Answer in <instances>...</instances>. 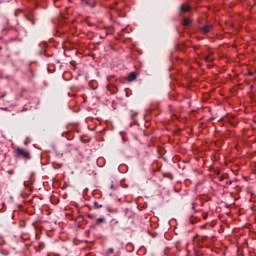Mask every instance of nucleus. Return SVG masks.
<instances>
[{"label": "nucleus", "mask_w": 256, "mask_h": 256, "mask_svg": "<svg viewBox=\"0 0 256 256\" xmlns=\"http://www.w3.org/2000/svg\"><path fill=\"white\" fill-rule=\"evenodd\" d=\"M15 157L16 159H25V161H29L31 159V154L25 149L17 147Z\"/></svg>", "instance_id": "obj_1"}, {"label": "nucleus", "mask_w": 256, "mask_h": 256, "mask_svg": "<svg viewBox=\"0 0 256 256\" xmlns=\"http://www.w3.org/2000/svg\"><path fill=\"white\" fill-rule=\"evenodd\" d=\"M83 3L86 7L93 9L97 5V0H84Z\"/></svg>", "instance_id": "obj_2"}, {"label": "nucleus", "mask_w": 256, "mask_h": 256, "mask_svg": "<svg viewBox=\"0 0 256 256\" xmlns=\"http://www.w3.org/2000/svg\"><path fill=\"white\" fill-rule=\"evenodd\" d=\"M189 11H191V6H189L187 4H182L180 6V15H181V13H189Z\"/></svg>", "instance_id": "obj_3"}, {"label": "nucleus", "mask_w": 256, "mask_h": 256, "mask_svg": "<svg viewBox=\"0 0 256 256\" xmlns=\"http://www.w3.org/2000/svg\"><path fill=\"white\" fill-rule=\"evenodd\" d=\"M203 35H207V33H210L211 29H213V26L211 25H205L200 28Z\"/></svg>", "instance_id": "obj_4"}, {"label": "nucleus", "mask_w": 256, "mask_h": 256, "mask_svg": "<svg viewBox=\"0 0 256 256\" xmlns=\"http://www.w3.org/2000/svg\"><path fill=\"white\" fill-rule=\"evenodd\" d=\"M135 79H137V72H131L127 77V81H129L130 83L132 81H135Z\"/></svg>", "instance_id": "obj_5"}, {"label": "nucleus", "mask_w": 256, "mask_h": 256, "mask_svg": "<svg viewBox=\"0 0 256 256\" xmlns=\"http://www.w3.org/2000/svg\"><path fill=\"white\" fill-rule=\"evenodd\" d=\"M191 23H192V21L189 18H184L183 21H182V25L184 27H189V25H191Z\"/></svg>", "instance_id": "obj_6"}, {"label": "nucleus", "mask_w": 256, "mask_h": 256, "mask_svg": "<svg viewBox=\"0 0 256 256\" xmlns=\"http://www.w3.org/2000/svg\"><path fill=\"white\" fill-rule=\"evenodd\" d=\"M204 61H206V63H213V57H211V55L204 56Z\"/></svg>", "instance_id": "obj_7"}, {"label": "nucleus", "mask_w": 256, "mask_h": 256, "mask_svg": "<svg viewBox=\"0 0 256 256\" xmlns=\"http://www.w3.org/2000/svg\"><path fill=\"white\" fill-rule=\"evenodd\" d=\"M93 205H94V209H101V207H103V204H99V202L97 201H94Z\"/></svg>", "instance_id": "obj_8"}, {"label": "nucleus", "mask_w": 256, "mask_h": 256, "mask_svg": "<svg viewBox=\"0 0 256 256\" xmlns=\"http://www.w3.org/2000/svg\"><path fill=\"white\" fill-rule=\"evenodd\" d=\"M164 177H167L168 179H170V181H173V174L171 173L165 174Z\"/></svg>", "instance_id": "obj_9"}, {"label": "nucleus", "mask_w": 256, "mask_h": 256, "mask_svg": "<svg viewBox=\"0 0 256 256\" xmlns=\"http://www.w3.org/2000/svg\"><path fill=\"white\" fill-rule=\"evenodd\" d=\"M97 223L100 224V223H105V218L104 217H99L97 218Z\"/></svg>", "instance_id": "obj_10"}, {"label": "nucleus", "mask_w": 256, "mask_h": 256, "mask_svg": "<svg viewBox=\"0 0 256 256\" xmlns=\"http://www.w3.org/2000/svg\"><path fill=\"white\" fill-rule=\"evenodd\" d=\"M86 215L89 219H95V214L87 213Z\"/></svg>", "instance_id": "obj_11"}, {"label": "nucleus", "mask_w": 256, "mask_h": 256, "mask_svg": "<svg viewBox=\"0 0 256 256\" xmlns=\"http://www.w3.org/2000/svg\"><path fill=\"white\" fill-rule=\"evenodd\" d=\"M195 219H197V218H194V217L190 218V223H192V225L197 223V220H195Z\"/></svg>", "instance_id": "obj_12"}, {"label": "nucleus", "mask_w": 256, "mask_h": 256, "mask_svg": "<svg viewBox=\"0 0 256 256\" xmlns=\"http://www.w3.org/2000/svg\"><path fill=\"white\" fill-rule=\"evenodd\" d=\"M7 173H8V175H14L15 174V170H8Z\"/></svg>", "instance_id": "obj_13"}, {"label": "nucleus", "mask_w": 256, "mask_h": 256, "mask_svg": "<svg viewBox=\"0 0 256 256\" xmlns=\"http://www.w3.org/2000/svg\"><path fill=\"white\" fill-rule=\"evenodd\" d=\"M108 253H114L113 248H109Z\"/></svg>", "instance_id": "obj_14"}, {"label": "nucleus", "mask_w": 256, "mask_h": 256, "mask_svg": "<svg viewBox=\"0 0 256 256\" xmlns=\"http://www.w3.org/2000/svg\"><path fill=\"white\" fill-rule=\"evenodd\" d=\"M110 189H115V186L112 184V185L110 186Z\"/></svg>", "instance_id": "obj_15"}, {"label": "nucleus", "mask_w": 256, "mask_h": 256, "mask_svg": "<svg viewBox=\"0 0 256 256\" xmlns=\"http://www.w3.org/2000/svg\"><path fill=\"white\" fill-rule=\"evenodd\" d=\"M253 87H254L253 85L250 86V91H253Z\"/></svg>", "instance_id": "obj_16"}, {"label": "nucleus", "mask_w": 256, "mask_h": 256, "mask_svg": "<svg viewBox=\"0 0 256 256\" xmlns=\"http://www.w3.org/2000/svg\"><path fill=\"white\" fill-rule=\"evenodd\" d=\"M192 205H193V206H192V209H195V203H192Z\"/></svg>", "instance_id": "obj_17"}, {"label": "nucleus", "mask_w": 256, "mask_h": 256, "mask_svg": "<svg viewBox=\"0 0 256 256\" xmlns=\"http://www.w3.org/2000/svg\"><path fill=\"white\" fill-rule=\"evenodd\" d=\"M198 235L194 236V239H197Z\"/></svg>", "instance_id": "obj_18"}, {"label": "nucleus", "mask_w": 256, "mask_h": 256, "mask_svg": "<svg viewBox=\"0 0 256 256\" xmlns=\"http://www.w3.org/2000/svg\"><path fill=\"white\" fill-rule=\"evenodd\" d=\"M196 256H201V254H196Z\"/></svg>", "instance_id": "obj_19"}, {"label": "nucleus", "mask_w": 256, "mask_h": 256, "mask_svg": "<svg viewBox=\"0 0 256 256\" xmlns=\"http://www.w3.org/2000/svg\"><path fill=\"white\" fill-rule=\"evenodd\" d=\"M69 2H71V0H68Z\"/></svg>", "instance_id": "obj_20"}]
</instances>
